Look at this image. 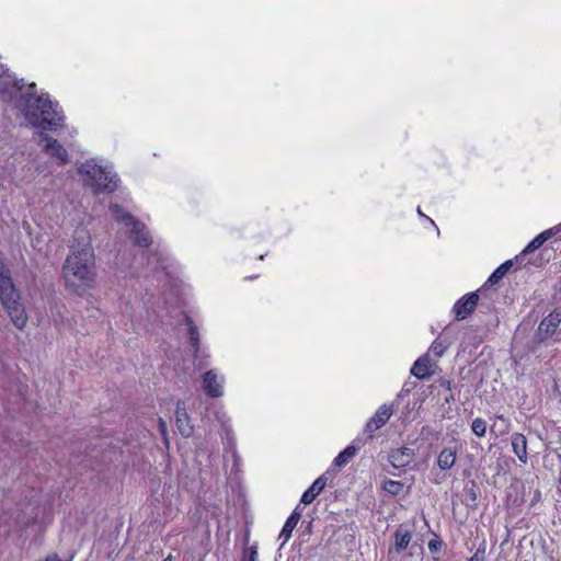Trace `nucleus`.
I'll use <instances>...</instances> for the list:
<instances>
[{
    "label": "nucleus",
    "instance_id": "f257e3e1",
    "mask_svg": "<svg viewBox=\"0 0 561 561\" xmlns=\"http://www.w3.org/2000/svg\"><path fill=\"white\" fill-rule=\"evenodd\" d=\"M0 95L3 101L13 103L33 127L53 130L62 126L64 116L59 114L53 102L44 95H36V85L19 84L0 64Z\"/></svg>",
    "mask_w": 561,
    "mask_h": 561
},
{
    "label": "nucleus",
    "instance_id": "f03ea898",
    "mask_svg": "<svg viewBox=\"0 0 561 561\" xmlns=\"http://www.w3.org/2000/svg\"><path fill=\"white\" fill-rule=\"evenodd\" d=\"M62 276L66 286L78 295L94 285V253L89 242L71 245L62 267Z\"/></svg>",
    "mask_w": 561,
    "mask_h": 561
},
{
    "label": "nucleus",
    "instance_id": "7ed1b4c3",
    "mask_svg": "<svg viewBox=\"0 0 561 561\" xmlns=\"http://www.w3.org/2000/svg\"><path fill=\"white\" fill-rule=\"evenodd\" d=\"M0 302L8 312L13 324L22 330L27 316L25 308L20 301V295L15 290L9 268L0 261Z\"/></svg>",
    "mask_w": 561,
    "mask_h": 561
},
{
    "label": "nucleus",
    "instance_id": "20e7f679",
    "mask_svg": "<svg viewBox=\"0 0 561 561\" xmlns=\"http://www.w3.org/2000/svg\"><path fill=\"white\" fill-rule=\"evenodd\" d=\"M79 173L84 176V182L96 193L113 192L117 187L116 175L99 165L94 160H88L81 164Z\"/></svg>",
    "mask_w": 561,
    "mask_h": 561
},
{
    "label": "nucleus",
    "instance_id": "39448f33",
    "mask_svg": "<svg viewBox=\"0 0 561 561\" xmlns=\"http://www.w3.org/2000/svg\"><path fill=\"white\" fill-rule=\"evenodd\" d=\"M110 210L116 221L131 228L130 237L137 245L148 247L151 243L150 236L146 230L145 225L136 220L130 213L124 210L118 204H112L110 206Z\"/></svg>",
    "mask_w": 561,
    "mask_h": 561
},
{
    "label": "nucleus",
    "instance_id": "423d86ee",
    "mask_svg": "<svg viewBox=\"0 0 561 561\" xmlns=\"http://www.w3.org/2000/svg\"><path fill=\"white\" fill-rule=\"evenodd\" d=\"M37 135L39 138V146L50 157L56 158L59 164H66L68 162V152L61 144L43 131Z\"/></svg>",
    "mask_w": 561,
    "mask_h": 561
},
{
    "label": "nucleus",
    "instance_id": "0eeeda50",
    "mask_svg": "<svg viewBox=\"0 0 561 561\" xmlns=\"http://www.w3.org/2000/svg\"><path fill=\"white\" fill-rule=\"evenodd\" d=\"M561 323V312L558 310L549 313L539 324L537 332L535 333V339L537 342L542 343L550 339L553 333L557 331L558 327Z\"/></svg>",
    "mask_w": 561,
    "mask_h": 561
},
{
    "label": "nucleus",
    "instance_id": "6e6552de",
    "mask_svg": "<svg viewBox=\"0 0 561 561\" xmlns=\"http://www.w3.org/2000/svg\"><path fill=\"white\" fill-rule=\"evenodd\" d=\"M393 546L388 550L389 558L402 554L409 548L412 540V533L403 525H400L393 533Z\"/></svg>",
    "mask_w": 561,
    "mask_h": 561
},
{
    "label": "nucleus",
    "instance_id": "1a4fd4ad",
    "mask_svg": "<svg viewBox=\"0 0 561 561\" xmlns=\"http://www.w3.org/2000/svg\"><path fill=\"white\" fill-rule=\"evenodd\" d=\"M224 377H219L215 370H208L203 376V389L208 397L219 398L222 396Z\"/></svg>",
    "mask_w": 561,
    "mask_h": 561
},
{
    "label": "nucleus",
    "instance_id": "9d476101",
    "mask_svg": "<svg viewBox=\"0 0 561 561\" xmlns=\"http://www.w3.org/2000/svg\"><path fill=\"white\" fill-rule=\"evenodd\" d=\"M392 413L393 410L390 407L386 404L379 407L374 416L366 423L365 433L369 434V437L371 438L373 433L382 427L391 417Z\"/></svg>",
    "mask_w": 561,
    "mask_h": 561
},
{
    "label": "nucleus",
    "instance_id": "9b49d317",
    "mask_svg": "<svg viewBox=\"0 0 561 561\" xmlns=\"http://www.w3.org/2000/svg\"><path fill=\"white\" fill-rule=\"evenodd\" d=\"M478 300L479 296L476 293H471L467 297L459 299L454 306L456 318L459 320L466 319L476 309Z\"/></svg>",
    "mask_w": 561,
    "mask_h": 561
},
{
    "label": "nucleus",
    "instance_id": "f8f14e48",
    "mask_svg": "<svg viewBox=\"0 0 561 561\" xmlns=\"http://www.w3.org/2000/svg\"><path fill=\"white\" fill-rule=\"evenodd\" d=\"M430 353L419 357L411 368V374L420 380L428 379L434 371L432 370Z\"/></svg>",
    "mask_w": 561,
    "mask_h": 561
},
{
    "label": "nucleus",
    "instance_id": "ddd939ff",
    "mask_svg": "<svg viewBox=\"0 0 561 561\" xmlns=\"http://www.w3.org/2000/svg\"><path fill=\"white\" fill-rule=\"evenodd\" d=\"M175 423L179 432L184 437L193 434V426L190 423V416L183 402H178L175 411Z\"/></svg>",
    "mask_w": 561,
    "mask_h": 561
},
{
    "label": "nucleus",
    "instance_id": "4468645a",
    "mask_svg": "<svg viewBox=\"0 0 561 561\" xmlns=\"http://www.w3.org/2000/svg\"><path fill=\"white\" fill-rule=\"evenodd\" d=\"M556 233L554 229H548L538 234L534 240H531L528 245L523 250V252L515 257V261L518 265L524 264V259L526 254L534 252L539 249L548 239H550Z\"/></svg>",
    "mask_w": 561,
    "mask_h": 561
},
{
    "label": "nucleus",
    "instance_id": "2eb2a0df",
    "mask_svg": "<svg viewBox=\"0 0 561 561\" xmlns=\"http://www.w3.org/2000/svg\"><path fill=\"white\" fill-rule=\"evenodd\" d=\"M414 457V451L408 447L394 449L389 455V461L394 468L407 467Z\"/></svg>",
    "mask_w": 561,
    "mask_h": 561
},
{
    "label": "nucleus",
    "instance_id": "dca6fc26",
    "mask_svg": "<svg viewBox=\"0 0 561 561\" xmlns=\"http://www.w3.org/2000/svg\"><path fill=\"white\" fill-rule=\"evenodd\" d=\"M327 485V478L324 476H320L311 486L304 492L300 502L308 505L314 501V499L321 493V491Z\"/></svg>",
    "mask_w": 561,
    "mask_h": 561
},
{
    "label": "nucleus",
    "instance_id": "f3484780",
    "mask_svg": "<svg viewBox=\"0 0 561 561\" xmlns=\"http://www.w3.org/2000/svg\"><path fill=\"white\" fill-rule=\"evenodd\" d=\"M512 448L514 454L518 457V459L523 462H527V439L520 433H515L512 435Z\"/></svg>",
    "mask_w": 561,
    "mask_h": 561
},
{
    "label": "nucleus",
    "instance_id": "a211bd4d",
    "mask_svg": "<svg viewBox=\"0 0 561 561\" xmlns=\"http://www.w3.org/2000/svg\"><path fill=\"white\" fill-rule=\"evenodd\" d=\"M301 517V514L300 512L298 511V507H296L293 513L290 514V516L287 518L280 534H279V538L283 539V545L284 546L291 537V534H293V530L295 529V527L297 526L299 519Z\"/></svg>",
    "mask_w": 561,
    "mask_h": 561
},
{
    "label": "nucleus",
    "instance_id": "6ab92c4d",
    "mask_svg": "<svg viewBox=\"0 0 561 561\" xmlns=\"http://www.w3.org/2000/svg\"><path fill=\"white\" fill-rule=\"evenodd\" d=\"M457 459V451L451 448H444L438 457L437 465L442 470H449L454 467Z\"/></svg>",
    "mask_w": 561,
    "mask_h": 561
},
{
    "label": "nucleus",
    "instance_id": "aec40b11",
    "mask_svg": "<svg viewBox=\"0 0 561 561\" xmlns=\"http://www.w3.org/2000/svg\"><path fill=\"white\" fill-rule=\"evenodd\" d=\"M185 321L188 327L190 344L193 347L194 356H197L199 352V333L197 327L190 317H186Z\"/></svg>",
    "mask_w": 561,
    "mask_h": 561
},
{
    "label": "nucleus",
    "instance_id": "412c9836",
    "mask_svg": "<svg viewBox=\"0 0 561 561\" xmlns=\"http://www.w3.org/2000/svg\"><path fill=\"white\" fill-rule=\"evenodd\" d=\"M185 321L188 327L190 344L193 347L194 356H197L199 352V333L197 327L190 317H186Z\"/></svg>",
    "mask_w": 561,
    "mask_h": 561
},
{
    "label": "nucleus",
    "instance_id": "4be33fe9",
    "mask_svg": "<svg viewBox=\"0 0 561 561\" xmlns=\"http://www.w3.org/2000/svg\"><path fill=\"white\" fill-rule=\"evenodd\" d=\"M513 266V261L508 260L501 264L488 278L486 284L495 285L497 284L504 275L510 271V268Z\"/></svg>",
    "mask_w": 561,
    "mask_h": 561
},
{
    "label": "nucleus",
    "instance_id": "5701e85b",
    "mask_svg": "<svg viewBox=\"0 0 561 561\" xmlns=\"http://www.w3.org/2000/svg\"><path fill=\"white\" fill-rule=\"evenodd\" d=\"M357 448L355 446H348L341 451L334 459V465L337 467L345 466L356 455Z\"/></svg>",
    "mask_w": 561,
    "mask_h": 561
},
{
    "label": "nucleus",
    "instance_id": "b1692460",
    "mask_svg": "<svg viewBox=\"0 0 561 561\" xmlns=\"http://www.w3.org/2000/svg\"><path fill=\"white\" fill-rule=\"evenodd\" d=\"M382 489L392 495H398L403 490V484L400 481L387 480L383 482Z\"/></svg>",
    "mask_w": 561,
    "mask_h": 561
},
{
    "label": "nucleus",
    "instance_id": "393cba45",
    "mask_svg": "<svg viewBox=\"0 0 561 561\" xmlns=\"http://www.w3.org/2000/svg\"><path fill=\"white\" fill-rule=\"evenodd\" d=\"M486 427V422L481 417H477L472 421L471 430L479 437H483L485 435Z\"/></svg>",
    "mask_w": 561,
    "mask_h": 561
},
{
    "label": "nucleus",
    "instance_id": "a878e982",
    "mask_svg": "<svg viewBox=\"0 0 561 561\" xmlns=\"http://www.w3.org/2000/svg\"><path fill=\"white\" fill-rule=\"evenodd\" d=\"M446 348H447V345L443 341L435 340L432 343L428 353L430 354L432 353V354H434V356L436 358H439V357L443 356V354L445 353Z\"/></svg>",
    "mask_w": 561,
    "mask_h": 561
},
{
    "label": "nucleus",
    "instance_id": "bb28decb",
    "mask_svg": "<svg viewBox=\"0 0 561 561\" xmlns=\"http://www.w3.org/2000/svg\"><path fill=\"white\" fill-rule=\"evenodd\" d=\"M442 546H443V542L438 538H433L428 541V550L432 553L438 552L440 550Z\"/></svg>",
    "mask_w": 561,
    "mask_h": 561
},
{
    "label": "nucleus",
    "instance_id": "cd10ccee",
    "mask_svg": "<svg viewBox=\"0 0 561 561\" xmlns=\"http://www.w3.org/2000/svg\"><path fill=\"white\" fill-rule=\"evenodd\" d=\"M415 549H416V547L412 546L411 551L409 553L402 554L400 558V561H411L410 559L413 557V554H414L413 550H415Z\"/></svg>",
    "mask_w": 561,
    "mask_h": 561
},
{
    "label": "nucleus",
    "instance_id": "c85d7f7f",
    "mask_svg": "<svg viewBox=\"0 0 561 561\" xmlns=\"http://www.w3.org/2000/svg\"><path fill=\"white\" fill-rule=\"evenodd\" d=\"M159 431L163 436L167 435V423L163 419H159Z\"/></svg>",
    "mask_w": 561,
    "mask_h": 561
},
{
    "label": "nucleus",
    "instance_id": "c756f323",
    "mask_svg": "<svg viewBox=\"0 0 561 561\" xmlns=\"http://www.w3.org/2000/svg\"><path fill=\"white\" fill-rule=\"evenodd\" d=\"M440 386L444 387L447 390L451 389V382L449 380H447V379H442L440 380Z\"/></svg>",
    "mask_w": 561,
    "mask_h": 561
},
{
    "label": "nucleus",
    "instance_id": "7c9ffc66",
    "mask_svg": "<svg viewBox=\"0 0 561 561\" xmlns=\"http://www.w3.org/2000/svg\"><path fill=\"white\" fill-rule=\"evenodd\" d=\"M479 550L471 557L469 561H483V556L479 554Z\"/></svg>",
    "mask_w": 561,
    "mask_h": 561
},
{
    "label": "nucleus",
    "instance_id": "2f4dec72",
    "mask_svg": "<svg viewBox=\"0 0 561 561\" xmlns=\"http://www.w3.org/2000/svg\"><path fill=\"white\" fill-rule=\"evenodd\" d=\"M469 496H470V499H471L472 501H476V500H477V494H476V491H474V489H473V488H471V489L469 490Z\"/></svg>",
    "mask_w": 561,
    "mask_h": 561
},
{
    "label": "nucleus",
    "instance_id": "473e14b6",
    "mask_svg": "<svg viewBox=\"0 0 561 561\" xmlns=\"http://www.w3.org/2000/svg\"><path fill=\"white\" fill-rule=\"evenodd\" d=\"M45 561H61L56 554L47 557Z\"/></svg>",
    "mask_w": 561,
    "mask_h": 561
},
{
    "label": "nucleus",
    "instance_id": "72a5a7b5",
    "mask_svg": "<svg viewBox=\"0 0 561 561\" xmlns=\"http://www.w3.org/2000/svg\"><path fill=\"white\" fill-rule=\"evenodd\" d=\"M417 214H419L420 216H422V217H425V215L423 214V211L421 210V208H420V207L417 208Z\"/></svg>",
    "mask_w": 561,
    "mask_h": 561
},
{
    "label": "nucleus",
    "instance_id": "f704fd0d",
    "mask_svg": "<svg viewBox=\"0 0 561 561\" xmlns=\"http://www.w3.org/2000/svg\"><path fill=\"white\" fill-rule=\"evenodd\" d=\"M172 560V556L169 554L165 559H163L162 561H171Z\"/></svg>",
    "mask_w": 561,
    "mask_h": 561
}]
</instances>
